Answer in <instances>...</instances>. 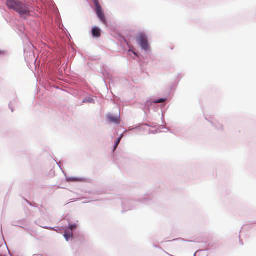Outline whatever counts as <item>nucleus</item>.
Here are the masks:
<instances>
[{
    "mask_svg": "<svg viewBox=\"0 0 256 256\" xmlns=\"http://www.w3.org/2000/svg\"><path fill=\"white\" fill-rule=\"evenodd\" d=\"M6 4L9 9L17 12L22 18H26L30 15V10L29 6L20 2L8 0Z\"/></svg>",
    "mask_w": 256,
    "mask_h": 256,
    "instance_id": "obj_1",
    "label": "nucleus"
},
{
    "mask_svg": "<svg viewBox=\"0 0 256 256\" xmlns=\"http://www.w3.org/2000/svg\"><path fill=\"white\" fill-rule=\"evenodd\" d=\"M137 40L143 50H149L150 46L148 43V39L144 34L142 32L140 33L137 36Z\"/></svg>",
    "mask_w": 256,
    "mask_h": 256,
    "instance_id": "obj_2",
    "label": "nucleus"
},
{
    "mask_svg": "<svg viewBox=\"0 0 256 256\" xmlns=\"http://www.w3.org/2000/svg\"><path fill=\"white\" fill-rule=\"evenodd\" d=\"M96 12L97 16L101 20V22L106 26L108 25V22L105 15L102 11V7L96 8Z\"/></svg>",
    "mask_w": 256,
    "mask_h": 256,
    "instance_id": "obj_3",
    "label": "nucleus"
},
{
    "mask_svg": "<svg viewBox=\"0 0 256 256\" xmlns=\"http://www.w3.org/2000/svg\"><path fill=\"white\" fill-rule=\"evenodd\" d=\"M92 34L94 38H100L101 36L100 30L97 26H94L92 28Z\"/></svg>",
    "mask_w": 256,
    "mask_h": 256,
    "instance_id": "obj_4",
    "label": "nucleus"
},
{
    "mask_svg": "<svg viewBox=\"0 0 256 256\" xmlns=\"http://www.w3.org/2000/svg\"><path fill=\"white\" fill-rule=\"evenodd\" d=\"M108 119L110 122L113 123H118V117L113 116H108Z\"/></svg>",
    "mask_w": 256,
    "mask_h": 256,
    "instance_id": "obj_5",
    "label": "nucleus"
},
{
    "mask_svg": "<svg viewBox=\"0 0 256 256\" xmlns=\"http://www.w3.org/2000/svg\"><path fill=\"white\" fill-rule=\"evenodd\" d=\"M64 236L66 240H68L72 236V232H69L68 233L65 232Z\"/></svg>",
    "mask_w": 256,
    "mask_h": 256,
    "instance_id": "obj_6",
    "label": "nucleus"
},
{
    "mask_svg": "<svg viewBox=\"0 0 256 256\" xmlns=\"http://www.w3.org/2000/svg\"><path fill=\"white\" fill-rule=\"evenodd\" d=\"M121 138H122L120 137V138H118L116 142H115V146H114V151L115 150H116V148H117L118 145L119 144L120 142V141L121 140Z\"/></svg>",
    "mask_w": 256,
    "mask_h": 256,
    "instance_id": "obj_7",
    "label": "nucleus"
},
{
    "mask_svg": "<svg viewBox=\"0 0 256 256\" xmlns=\"http://www.w3.org/2000/svg\"><path fill=\"white\" fill-rule=\"evenodd\" d=\"M94 4L96 5V8H98V7H101V6L99 3L98 0H94Z\"/></svg>",
    "mask_w": 256,
    "mask_h": 256,
    "instance_id": "obj_8",
    "label": "nucleus"
},
{
    "mask_svg": "<svg viewBox=\"0 0 256 256\" xmlns=\"http://www.w3.org/2000/svg\"><path fill=\"white\" fill-rule=\"evenodd\" d=\"M164 102H165V100L162 98V99H160V100H158L155 102L157 103V104H160V103Z\"/></svg>",
    "mask_w": 256,
    "mask_h": 256,
    "instance_id": "obj_9",
    "label": "nucleus"
},
{
    "mask_svg": "<svg viewBox=\"0 0 256 256\" xmlns=\"http://www.w3.org/2000/svg\"><path fill=\"white\" fill-rule=\"evenodd\" d=\"M76 226L75 224H72L70 226V228L72 231L73 230L76 228Z\"/></svg>",
    "mask_w": 256,
    "mask_h": 256,
    "instance_id": "obj_10",
    "label": "nucleus"
},
{
    "mask_svg": "<svg viewBox=\"0 0 256 256\" xmlns=\"http://www.w3.org/2000/svg\"><path fill=\"white\" fill-rule=\"evenodd\" d=\"M131 52H132V51L131 50H130L128 51V54H130V53ZM132 52L134 53V56H138V54H137L135 52Z\"/></svg>",
    "mask_w": 256,
    "mask_h": 256,
    "instance_id": "obj_11",
    "label": "nucleus"
},
{
    "mask_svg": "<svg viewBox=\"0 0 256 256\" xmlns=\"http://www.w3.org/2000/svg\"><path fill=\"white\" fill-rule=\"evenodd\" d=\"M199 253H200V252H196V256H197L198 254Z\"/></svg>",
    "mask_w": 256,
    "mask_h": 256,
    "instance_id": "obj_12",
    "label": "nucleus"
}]
</instances>
